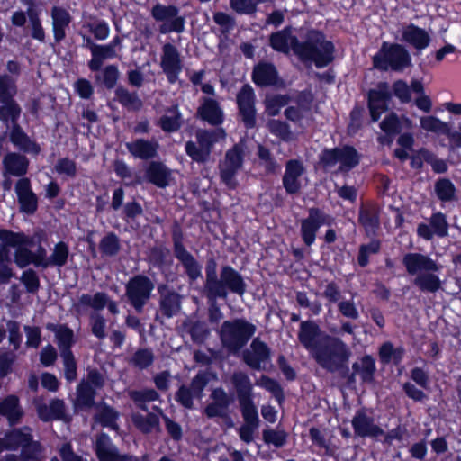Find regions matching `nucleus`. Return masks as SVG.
I'll use <instances>...</instances> for the list:
<instances>
[{"label":"nucleus","instance_id":"obj_28","mask_svg":"<svg viewBox=\"0 0 461 461\" xmlns=\"http://www.w3.org/2000/svg\"><path fill=\"white\" fill-rule=\"evenodd\" d=\"M303 164L295 159L288 160L283 176V185L287 194H294L301 189L300 177L303 174Z\"/></svg>","mask_w":461,"mask_h":461},{"label":"nucleus","instance_id":"obj_42","mask_svg":"<svg viewBox=\"0 0 461 461\" xmlns=\"http://www.w3.org/2000/svg\"><path fill=\"white\" fill-rule=\"evenodd\" d=\"M183 124L182 114L178 110L177 105H173L168 108L166 114L160 117L158 125L165 132L177 131Z\"/></svg>","mask_w":461,"mask_h":461},{"label":"nucleus","instance_id":"obj_39","mask_svg":"<svg viewBox=\"0 0 461 461\" xmlns=\"http://www.w3.org/2000/svg\"><path fill=\"white\" fill-rule=\"evenodd\" d=\"M114 95V99L128 111L138 112L143 106V102L138 93L130 91L123 86L115 88Z\"/></svg>","mask_w":461,"mask_h":461},{"label":"nucleus","instance_id":"obj_50","mask_svg":"<svg viewBox=\"0 0 461 461\" xmlns=\"http://www.w3.org/2000/svg\"><path fill=\"white\" fill-rule=\"evenodd\" d=\"M129 397L132 400L136 407L148 411L147 403L158 400L159 394L154 389L131 390L129 392Z\"/></svg>","mask_w":461,"mask_h":461},{"label":"nucleus","instance_id":"obj_44","mask_svg":"<svg viewBox=\"0 0 461 461\" xmlns=\"http://www.w3.org/2000/svg\"><path fill=\"white\" fill-rule=\"evenodd\" d=\"M91 59L88 62V68L91 71H98L102 68L104 61L114 59L117 56V50H113L111 46L98 44L91 53Z\"/></svg>","mask_w":461,"mask_h":461},{"label":"nucleus","instance_id":"obj_9","mask_svg":"<svg viewBox=\"0 0 461 461\" xmlns=\"http://www.w3.org/2000/svg\"><path fill=\"white\" fill-rule=\"evenodd\" d=\"M0 241L5 250H8V247L15 248L14 262L18 267L24 268L30 264L34 265V254L29 249L33 245L32 238L21 232L0 230Z\"/></svg>","mask_w":461,"mask_h":461},{"label":"nucleus","instance_id":"obj_3","mask_svg":"<svg viewBox=\"0 0 461 461\" xmlns=\"http://www.w3.org/2000/svg\"><path fill=\"white\" fill-rule=\"evenodd\" d=\"M351 354L348 346L339 338L326 335L325 340L312 358L326 372L345 375L348 372Z\"/></svg>","mask_w":461,"mask_h":461},{"label":"nucleus","instance_id":"obj_64","mask_svg":"<svg viewBox=\"0 0 461 461\" xmlns=\"http://www.w3.org/2000/svg\"><path fill=\"white\" fill-rule=\"evenodd\" d=\"M267 128L273 135H276L283 140L287 141L291 139L289 125L285 122L274 119L270 120L267 122Z\"/></svg>","mask_w":461,"mask_h":461},{"label":"nucleus","instance_id":"obj_5","mask_svg":"<svg viewBox=\"0 0 461 461\" xmlns=\"http://www.w3.org/2000/svg\"><path fill=\"white\" fill-rule=\"evenodd\" d=\"M247 291V284L242 275L230 266H223L220 269L216 283H213L204 294L208 302L218 299L226 300L229 293L243 296Z\"/></svg>","mask_w":461,"mask_h":461},{"label":"nucleus","instance_id":"obj_25","mask_svg":"<svg viewBox=\"0 0 461 461\" xmlns=\"http://www.w3.org/2000/svg\"><path fill=\"white\" fill-rule=\"evenodd\" d=\"M212 402L204 409V414L209 419L225 418L230 405V398L221 387L214 389L211 393Z\"/></svg>","mask_w":461,"mask_h":461},{"label":"nucleus","instance_id":"obj_16","mask_svg":"<svg viewBox=\"0 0 461 461\" xmlns=\"http://www.w3.org/2000/svg\"><path fill=\"white\" fill-rule=\"evenodd\" d=\"M326 335L313 321H303L300 323L298 340L311 357L320 348Z\"/></svg>","mask_w":461,"mask_h":461},{"label":"nucleus","instance_id":"obj_62","mask_svg":"<svg viewBox=\"0 0 461 461\" xmlns=\"http://www.w3.org/2000/svg\"><path fill=\"white\" fill-rule=\"evenodd\" d=\"M89 325L92 334L98 339H104L106 337V321L102 314L92 312L89 316Z\"/></svg>","mask_w":461,"mask_h":461},{"label":"nucleus","instance_id":"obj_8","mask_svg":"<svg viewBox=\"0 0 461 461\" xmlns=\"http://www.w3.org/2000/svg\"><path fill=\"white\" fill-rule=\"evenodd\" d=\"M155 285L147 276L139 274L131 277L125 285V297L137 313H142L149 303Z\"/></svg>","mask_w":461,"mask_h":461},{"label":"nucleus","instance_id":"obj_26","mask_svg":"<svg viewBox=\"0 0 461 461\" xmlns=\"http://www.w3.org/2000/svg\"><path fill=\"white\" fill-rule=\"evenodd\" d=\"M128 151L136 158L153 159L158 156L159 143L157 140L137 139L125 144Z\"/></svg>","mask_w":461,"mask_h":461},{"label":"nucleus","instance_id":"obj_58","mask_svg":"<svg viewBox=\"0 0 461 461\" xmlns=\"http://www.w3.org/2000/svg\"><path fill=\"white\" fill-rule=\"evenodd\" d=\"M42 447L38 441L31 439L22 447L21 461H42Z\"/></svg>","mask_w":461,"mask_h":461},{"label":"nucleus","instance_id":"obj_51","mask_svg":"<svg viewBox=\"0 0 461 461\" xmlns=\"http://www.w3.org/2000/svg\"><path fill=\"white\" fill-rule=\"evenodd\" d=\"M95 389L87 383H80L77 390L76 406L89 409L95 403Z\"/></svg>","mask_w":461,"mask_h":461},{"label":"nucleus","instance_id":"obj_10","mask_svg":"<svg viewBox=\"0 0 461 461\" xmlns=\"http://www.w3.org/2000/svg\"><path fill=\"white\" fill-rule=\"evenodd\" d=\"M321 163L325 168L331 169L339 164L338 171L348 172L357 167L360 156L356 149L350 146L324 149L320 157Z\"/></svg>","mask_w":461,"mask_h":461},{"label":"nucleus","instance_id":"obj_19","mask_svg":"<svg viewBox=\"0 0 461 461\" xmlns=\"http://www.w3.org/2000/svg\"><path fill=\"white\" fill-rule=\"evenodd\" d=\"M174 255L182 264L185 273L190 281H195L202 276V265L185 248L181 237L176 233L173 234Z\"/></svg>","mask_w":461,"mask_h":461},{"label":"nucleus","instance_id":"obj_32","mask_svg":"<svg viewBox=\"0 0 461 461\" xmlns=\"http://www.w3.org/2000/svg\"><path fill=\"white\" fill-rule=\"evenodd\" d=\"M52 31L56 42H60L66 38V30L71 23L70 14L63 7L54 6L51 9Z\"/></svg>","mask_w":461,"mask_h":461},{"label":"nucleus","instance_id":"obj_57","mask_svg":"<svg viewBox=\"0 0 461 461\" xmlns=\"http://www.w3.org/2000/svg\"><path fill=\"white\" fill-rule=\"evenodd\" d=\"M155 357L151 349L140 348L131 357L130 364L134 367L143 370L150 366Z\"/></svg>","mask_w":461,"mask_h":461},{"label":"nucleus","instance_id":"obj_52","mask_svg":"<svg viewBox=\"0 0 461 461\" xmlns=\"http://www.w3.org/2000/svg\"><path fill=\"white\" fill-rule=\"evenodd\" d=\"M119 413L109 406H103L98 412L95 415V420L101 424L103 427L109 428L113 430H118L117 420Z\"/></svg>","mask_w":461,"mask_h":461},{"label":"nucleus","instance_id":"obj_27","mask_svg":"<svg viewBox=\"0 0 461 461\" xmlns=\"http://www.w3.org/2000/svg\"><path fill=\"white\" fill-rule=\"evenodd\" d=\"M402 41L412 46L417 50L426 49L431 38L429 32L419 26L410 23L402 28Z\"/></svg>","mask_w":461,"mask_h":461},{"label":"nucleus","instance_id":"obj_47","mask_svg":"<svg viewBox=\"0 0 461 461\" xmlns=\"http://www.w3.org/2000/svg\"><path fill=\"white\" fill-rule=\"evenodd\" d=\"M184 330L190 335L195 344H202L210 334V330L204 321H187L183 324Z\"/></svg>","mask_w":461,"mask_h":461},{"label":"nucleus","instance_id":"obj_21","mask_svg":"<svg viewBox=\"0 0 461 461\" xmlns=\"http://www.w3.org/2000/svg\"><path fill=\"white\" fill-rule=\"evenodd\" d=\"M448 222L447 216L440 212L432 213L429 224L420 223L417 227V234L425 240H431L434 236L445 238L448 235Z\"/></svg>","mask_w":461,"mask_h":461},{"label":"nucleus","instance_id":"obj_22","mask_svg":"<svg viewBox=\"0 0 461 461\" xmlns=\"http://www.w3.org/2000/svg\"><path fill=\"white\" fill-rule=\"evenodd\" d=\"M270 358V348L258 338L252 340L249 348L243 351L242 359L250 368L254 370L262 369V365Z\"/></svg>","mask_w":461,"mask_h":461},{"label":"nucleus","instance_id":"obj_34","mask_svg":"<svg viewBox=\"0 0 461 461\" xmlns=\"http://www.w3.org/2000/svg\"><path fill=\"white\" fill-rule=\"evenodd\" d=\"M269 41L270 46L275 50L288 54L290 50L294 52L298 38L292 34L291 27H285L281 31L272 33Z\"/></svg>","mask_w":461,"mask_h":461},{"label":"nucleus","instance_id":"obj_20","mask_svg":"<svg viewBox=\"0 0 461 461\" xmlns=\"http://www.w3.org/2000/svg\"><path fill=\"white\" fill-rule=\"evenodd\" d=\"M14 192L20 206V211L32 215L38 209V197L32 189L31 181L27 177L20 178L14 185Z\"/></svg>","mask_w":461,"mask_h":461},{"label":"nucleus","instance_id":"obj_49","mask_svg":"<svg viewBox=\"0 0 461 461\" xmlns=\"http://www.w3.org/2000/svg\"><path fill=\"white\" fill-rule=\"evenodd\" d=\"M7 444L8 447L12 451L17 450L19 447H23L31 439H32V429L29 427H23L20 429H14L7 432Z\"/></svg>","mask_w":461,"mask_h":461},{"label":"nucleus","instance_id":"obj_36","mask_svg":"<svg viewBox=\"0 0 461 461\" xmlns=\"http://www.w3.org/2000/svg\"><path fill=\"white\" fill-rule=\"evenodd\" d=\"M95 450L99 461H118L121 456L117 447L105 433H101L96 438Z\"/></svg>","mask_w":461,"mask_h":461},{"label":"nucleus","instance_id":"obj_60","mask_svg":"<svg viewBox=\"0 0 461 461\" xmlns=\"http://www.w3.org/2000/svg\"><path fill=\"white\" fill-rule=\"evenodd\" d=\"M17 93L14 80L7 76L0 77V103L14 101V96Z\"/></svg>","mask_w":461,"mask_h":461},{"label":"nucleus","instance_id":"obj_54","mask_svg":"<svg viewBox=\"0 0 461 461\" xmlns=\"http://www.w3.org/2000/svg\"><path fill=\"white\" fill-rule=\"evenodd\" d=\"M27 16L29 19V28L31 29V36L32 39L40 42L45 41V31L40 19V12L33 7L27 9Z\"/></svg>","mask_w":461,"mask_h":461},{"label":"nucleus","instance_id":"obj_37","mask_svg":"<svg viewBox=\"0 0 461 461\" xmlns=\"http://www.w3.org/2000/svg\"><path fill=\"white\" fill-rule=\"evenodd\" d=\"M37 412L40 419L43 421L52 420H64L66 418V407L62 400L54 399L47 403H39Z\"/></svg>","mask_w":461,"mask_h":461},{"label":"nucleus","instance_id":"obj_35","mask_svg":"<svg viewBox=\"0 0 461 461\" xmlns=\"http://www.w3.org/2000/svg\"><path fill=\"white\" fill-rule=\"evenodd\" d=\"M252 80L258 86H275L278 81V73L273 64L261 62L255 66Z\"/></svg>","mask_w":461,"mask_h":461},{"label":"nucleus","instance_id":"obj_38","mask_svg":"<svg viewBox=\"0 0 461 461\" xmlns=\"http://www.w3.org/2000/svg\"><path fill=\"white\" fill-rule=\"evenodd\" d=\"M146 176L150 183L164 188L169 185L171 172L162 162L152 161L146 170Z\"/></svg>","mask_w":461,"mask_h":461},{"label":"nucleus","instance_id":"obj_43","mask_svg":"<svg viewBox=\"0 0 461 461\" xmlns=\"http://www.w3.org/2000/svg\"><path fill=\"white\" fill-rule=\"evenodd\" d=\"M0 415L6 417L11 425L18 423L23 416V411L16 396L10 395L0 402Z\"/></svg>","mask_w":461,"mask_h":461},{"label":"nucleus","instance_id":"obj_31","mask_svg":"<svg viewBox=\"0 0 461 461\" xmlns=\"http://www.w3.org/2000/svg\"><path fill=\"white\" fill-rule=\"evenodd\" d=\"M380 210L375 204L362 205L359 208L358 221L368 236L375 235L380 226Z\"/></svg>","mask_w":461,"mask_h":461},{"label":"nucleus","instance_id":"obj_33","mask_svg":"<svg viewBox=\"0 0 461 461\" xmlns=\"http://www.w3.org/2000/svg\"><path fill=\"white\" fill-rule=\"evenodd\" d=\"M4 176L11 175L22 177L26 175L29 167L28 158L19 153H8L3 159Z\"/></svg>","mask_w":461,"mask_h":461},{"label":"nucleus","instance_id":"obj_14","mask_svg":"<svg viewBox=\"0 0 461 461\" xmlns=\"http://www.w3.org/2000/svg\"><path fill=\"white\" fill-rule=\"evenodd\" d=\"M239 115L241 118L247 129H252L256 126V95L252 86L249 84L244 85L238 92L236 96Z\"/></svg>","mask_w":461,"mask_h":461},{"label":"nucleus","instance_id":"obj_4","mask_svg":"<svg viewBox=\"0 0 461 461\" xmlns=\"http://www.w3.org/2000/svg\"><path fill=\"white\" fill-rule=\"evenodd\" d=\"M257 327L245 319L225 321L220 329L222 346L231 354H237L253 337Z\"/></svg>","mask_w":461,"mask_h":461},{"label":"nucleus","instance_id":"obj_13","mask_svg":"<svg viewBox=\"0 0 461 461\" xmlns=\"http://www.w3.org/2000/svg\"><path fill=\"white\" fill-rule=\"evenodd\" d=\"M332 218L319 208H310L308 217L301 221V237L304 244L312 246L316 234L322 225H330Z\"/></svg>","mask_w":461,"mask_h":461},{"label":"nucleus","instance_id":"obj_55","mask_svg":"<svg viewBox=\"0 0 461 461\" xmlns=\"http://www.w3.org/2000/svg\"><path fill=\"white\" fill-rule=\"evenodd\" d=\"M435 193L438 198L444 203L456 200V187L447 178H440L435 183Z\"/></svg>","mask_w":461,"mask_h":461},{"label":"nucleus","instance_id":"obj_11","mask_svg":"<svg viewBox=\"0 0 461 461\" xmlns=\"http://www.w3.org/2000/svg\"><path fill=\"white\" fill-rule=\"evenodd\" d=\"M243 159L244 149L239 143L226 152L224 158L219 164L221 180L230 189H235L238 185L236 175L242 168Z\"/></svg>","mask_w":461,"mask_h":461},{"label":"nucleus","instance_id":"obj_23","mask_svg":"<svg viewBox=\"0 0 461 461\" xmlns=\"http://www.w3.org/2000/svg\"><path fill=\"white\" fill-rule=\"evenodd\" d=\"M390 97L391 94L386 83H381L376 89L369 91L368 107L374 122H376L381 114L388 110Z\"/></svg>","mask_w":461,"mask_h":461},{"label":"nucleus","instance_id":"obj_1","mask_svg":"<svg viewBox=\"0 0 461 461\" xmlns=\"http://www.w3.org/2000/svg\"><path fill=\"white\" fill-rule=\"evenodd\" d=\"M402 265L408 275L413 276L412 284L423 293L435 294L441 289L438 276L443 267L428 254L409 252L402 257Z\"/></svg>","mask_w":461,"mask_h":461},{"label":"nucleus","instance_id":"obj_15","mask_svg":"<svg viewBox=\"0 0 461 461\" xmlns=\"http://www.w3.org/2000/svg\"><path fill=\"white\" fill-rule=\"evenodd\" d=\"M160 67L170 84H175L183 69L181 55L172 43H165L162 47Z\"/></svg>","mask_w":461,"mask_h":461},{"label":"nucleus","instance_id":"obj_2","mask_svg":"<svg viewBox=\"0 0 461 461\" xmlns=\"http://www.w3.org/2000/svg\"><path fill=\"white\" fill-rule=\"evenodd\" d=\"M335 47L320 31L310 30L294 46V54L303 63L314 64L317 68L327 67L334 59Z\"/></svg>","mask_w":461,"mask_h":461},{"label":"nucleus","instance_id":"obj_40","mask_svg":"<svg viewBox=\"0 0 461 461\" xmlns=\"http://www.w3.org/2000/svg\"><path fill=\"white\" fill-rule=\"evenodd\" d=\"M10 128V140L14 146L28 153L38 154L41 151L40 146L31 140L19 124Z\"/></svg>","mask_w":461,"mask_h":461},{"label":"nucleus","instance_id":"obj_30","mask_svg":"<svg viewBox=\"0 0 461 461\" xmlns=\"http://www.w3.org/2000/svg\"><path fill=\"white\" fill-rule=\"evenodd\" d=\"M109 295L104 292H96L94 294H83L77 303L74 304L75 311L81 314L86 308H91L94 312H98L105 308Z\"/></svg>","mask_w":461,"mask_h":461},{"label":"nucleus","instance_id":"obj_61","mask_svg":"<svg viewBox=\"0 0 461 461\" xmlns=\"http://www.w3.org/2000/svg\"><path fill=\"white\" fill-rule=\"evenodd\" d=\"M267 0H230V8L240 14H254L258 4Z\"/></svg>","mask_w":461,"mask_h":461},{"label":"nucleus","instance_id":"obj_17","mask_svg":"<svg viewBox=\"0 0 461 461\" xmlns=\"http://www.w3.org/2000/svg\"><path fill=\"white\" fill-rule=\"evenodd\" d=\"M351 424L355 435L359 438H378L384 435V429L375 423L372 413L365 408L356 411Z\"/></svg>","mask_w":461,"mask_h":461},{"label":"nucleus","instance_id":"obj_56","mask_svg":"<svg viewBox=\"0 0 461 461\" xmlns=\"http://www.w3.org/2000/svg\"><path fill=\"white\" fill-rule=\"evenodd\" d=\"M69 255L68 246L63 242H58L51 250L49 256L48 267H63L67 264Z\"/></svg>","mask_w":461,"mask_h":461},{"label":"nucleus","instance_id":"obj_24","mask_svg":"<svg viewBox=\"0 0 461 461\" xmlns=\"http://www.w3.org/2000/svg\"><path fill=\"white\" fill-rule=\"evenodd\" d=\"M230 382L239 403L253 400V384L246 372L235 370L230 376Z\"/></svg>","mask_w":461,"mask_h":461},{"label":"nucleus","instance_id":"obj_63","mask_svg":"<svg viewBox=\"0 0 461 461\" xmlns=\"http://www.w3.org/2000/svg\"><path fill=\"white\" fill-rule=\"evenodd\" d=\"M100 250L105 256H114L120 250L119 238L114 233H109L100 241Z\"/></svg>","mask_w":461,"mask_h":461},{"label":"nucleus","instance_id":"obj_29","mask_svg":"<svg viewBox=\"0 0 461 461\" xmlns=\"http://www.w3.org/2000/svg\"><path fill=\"white\" fill-rule=\"evenodd\" d=\"M198 116L211 125H220L223 122V111L219 103L212 98L203 97L201 99L200 106L197 109Z\"/></svg>","mask_w":461,"mask_h":461},{"label":"nucleus","instance_id":"obj_12","mask_svg":"<svg viewBox=\"0 0 461 461\" xmlns=\"http://www.w3.org/2000/svg\"><path fill=\"white\" fill-rule=\"evenodd\" d=\"M150 14L155 21L162 23L158 29L160 33H181L185 31V19L179 15V9L176 5L158 3L152 7Z\"/></svg>","mask_w":461,"mask_h":461},{"label":"nucleus","instance_id":"obj_18","mask_svg":"<svg viewBox=\"0 0 461 461\" xmlns=\"http://www.w3.org/2000/svg\"><path fill=\"white\" fill-rule=\"evenodd\" d=\"M157 289L160 313L168 319L176 316L181 311L182 295L166 284L158 285Z\"/></svg>","mask_w":461,"mask_h":461},{"label":"nucleus","instance_id":"obj_53","mask_svg":"<svg viewBox=\"0 0 461 461\" xmlns=\"http://www.w3.org/2000/svg\"><path fill=\"white\" fill-rule=\"evenodd\" d=\"M352 368L354 373L360 375L363 382H371L375 371V360L370 356H365L359 363H354Z\"/></svg>","mask_w":461,"mask_h":461},{"label":"nucleus","instance_id":"obj_59","mask_svg":"<svg viewBox=\"0 0 461 461\" xmlns=\"http://www.w3.org/2000/svg\"><path fill=\"white\" fill-rule=\"evenodd\" d=\"M239 405H240L242 418L244 420V424L253 426V427H258L259 426V418H258V409H257L253 400L240 402V403H239Z\"/></svg>","mask_w":461,"mask_h":461},{"label":"nucleus","instance_id":"obj_41","mask_svg":"<svg viewBox=\"0 0 461 461\" xmlns=\"http://www.w3.org/2000/svg\"><path fill=\"white\" fill-rule=\"evenodd\" d=\"M48 329L55 334L60 355L72 353L71 347L75 343L73 330L66 325H49Z\"/></svg>","mask_w":461,"mask_h":461},{"label":"nucleus","instance_id":"obj_6","mask_svg":"<svg viewBox=\"0 0 461 461\" xmlns=\"http://www.w3.org/2000/svg\"><path fill=\"white\" fill-rule=\"evenodd\" d=\"M374 67L386 71H402L411 64V58L406 48L398 43L384 42L373 57Z\"/></svg>","mask_w":461,"mask_h":461},{"label":"nucleus","instance_id":"obj_7","mask_svg":"<svg viewBox=\"0 0 461 461\" xmlns=\"http://www.w3.org/2000/svg\"><path fill=\"white\" fill-rule=\"evenodd\" d=\"M224 137L222 130H203L195 131V141L185 142V150L188 157L196 163L204 164L210 160L214 144L219 138Z\"/></svg>","mask_w":461,"mask_h":461},{"label":"nucleus","instance_id":"obj_46","mask_svg":"<svg viewBox=\"0 0 461 461\" xmlns=\"http://www.w3.org/2000/svg\"><path fill=\"white\" fill-rule=\"evenodd\" d=\"M1 104L0 121L3 122L7 128L17 125L22 114V108L19 104L16 101Z\"/></svg>","mask_w":461,"mask_h":461},{"label":"nucleus","instance_id":"obj_48","mask_svg":"<svg viewBox=\"0 0 461 461\" xmlns=\"http://www.w3.org/2000/svg\"><path fill=\"white\" fill-rule=\"evenodd\" d=\"M411 121L407 118H399L394 113L388 114L380 123V128L388 135H394L403 128H410Z\"/></svg>","mask_w":461,"mask_h":461},{"label":"nucleus","instance_id":"obj_45","mask_svg":"<svg viewBox=\"0 0 461 461\" xmlns=\"http://www.w3.org/2000/svg\"><path fill=\"white\" fill-rule=\"evenodd\" d=\"M131 420L134 426L144 434H149L160 429L159 418L154 413H148L147 415L133 413Z\"/></svg>","mask_w":461,"mask_h":461}]
</instances>
